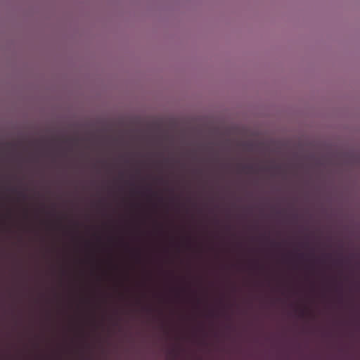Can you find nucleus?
Returning a JSON list of instances; mask_svg holds the SVG:
<instances>
[{"label":"nucleus","mask_w":360,"mask_h":360,"mask_svg":"<svg viewBox=\"0 0 360 360\" xmlns=\"http://www.w3.org/2000/svg\"><path fill=\"white\" fill-rule=\"evenodd\" d=\"M243 169H248V171L250 172L252 169V166H251V165L244 166Z\"/></svg>","instance_id":"f257e3e1"}]
</instances>
